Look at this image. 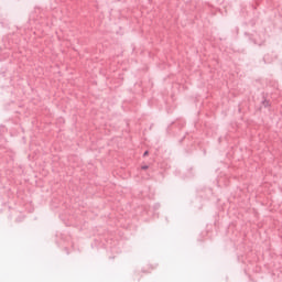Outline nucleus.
<instances>
[{"label":"nucleus","instance_id":"nucleus-1","mask_svg":"<svg viewBox=\"0 0 282 282\" xmlns=\"http://www.w3.org/2000/svg\"><path fill=\"white\" fill-rule=\"evenodd\" d=\"M144 155H149V152H144Z\"/></svg>","mask_w":282,"mask_h":282}]
</instances>
